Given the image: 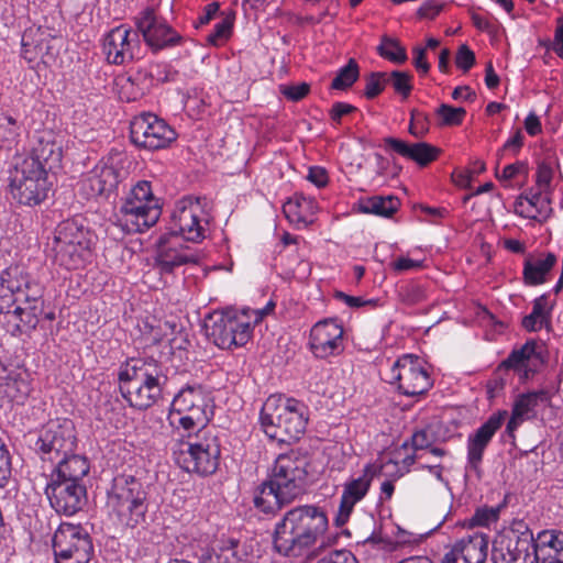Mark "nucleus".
Instances as JSON below:
<instances>
[{
    "label": "nucleus",
    "instance_id": "nucleus-8",
    "mask_svg": "<svg viewBox=\"0 0 563 563\" xmlns=\"http://www.w3.org/2000/svg\"><path fill=\"white\" fill-rule=\"evenodd\" d=\"M161 216L151 183L139 181L120 209L119 223L128 233L143 232L153 227Z\"/></svg>",
    "mask_w": 563,
    "mask_h": 563
},
{
    "label": "nucleus",
    "instance_id": "nucleus-47",
    "mask_svg": "<svg viewBox=\"0 0 563 563\" xmlns=\"http://www.w3.org/2000/svg\"><path fill=\"white\" fill-rule=\"evenodd\" d=\"M409 132L416 137L424 136L429 132V117L419 110H412Z\"/></svg>",
    "mask_w": 563,
    "mask_h": 563
},
{
    "label": "nucleus",
    "instance_id": "nucleus-14",
    "mask_svg": "<svg viewBox=\"0 0 563 563\" xmlns=\"http://www.w3.org/2000/svg\"><path fill=\"white\" fill-rule=\"evenodd\" d=\"M386 379L389 383H397L398 389L411 397L422 395L431 387L427 371L412 355H405L396 361Z\"/></svg>",
    "mask_w": 563,
    "mask_h": 563
},
{
    "label": "nucleus",
    "instance_id": "nucleus-2",
    "mask_svg": "<svg viewBox=\"0 0 563 563\" xmlns=\"http://www.w3.org/2000/svg\"><path fill=\"white\" fill-rule=\"evenodd\" d=\"M328 529L325 512L316 506H299L288 510L276 523L273 545L284 556H300L313 547Z\"/></svg>",
    "mask_w": 563,
    "mask_h": 563
},
{
    "label": "nucleus",
    "instance_id": "nucleus-36",
    "mask_svg": "<svg viewBox=\"0 0 563 563\" xmlns=\"http://www.w3.org/2000/svg\"><path fill=\"white\" fill-rule=\"evenodd\" d=\"M556 263V256L548 253L545 257L529 255L523 264V282L526 285L536 286L545 283L548 273Z\"/></svg>",
    "mask_w": 563,
    "mask_h": 563
},
{
    "label": "nucleus",
    "instance_id": "nucleus-46",
    "mask_svg": "<svg viewBox=\"0 0 563 563\" xmlns=\"http://www.w3.org/2000/svg\"><path fill=\"white\" fill-rule=\"evenodd\" d=\"M386 85V73H371L365 77V90L364 95L367 99H374L385 88Z\"/></svg>",
    "mask_w": 563,
    "mask_h": 563
},
{
    "label": "nucleus",
    "instance_id": "nucleus-41",
    "mask_svg": "<svg viewBox=\"0 0 563 563\" xmlns=\"http://www.w3.org/2000/svg\"><path fill=\"white\" fill-rule=\"evenodd\" d=\"M499 537L510 540L521 548H529L531 550L536 543V537H533L532 531L523 520L514 521L510 529L499 534Z\"/></svg>",
    "mask_w": 563,
    "mask_h": 563
},
{
    "label": "nucleus",
    "instance_id": "nucleus-22",
    "mask_svg": "<svg viewBox=\"0 0 563 563\" xmlns=\"http://www.w3.org/2000/svg\"><path fill=\"white\" fill-rule=\"evenodd\" d=\"M8 180L9 195L19 205L34 207L47 198L49 183L46 178Z\"/></svg>",
    "mask_w": 563,
    "mask_h": 563
},
{
    "label": "nucleus",
    "instance_id": "nucleus-54",
    "mask_svg": "<svg viewBox=\"0 0 563 563\" xmlns=\"http://www.w3.org/2000/svg\"><path fill=\"white\" fill-rule=\"evenodd\" d=\"M317 563H358L347 550H336L320 559Z\"/></svg>",
    "mask_w": 563,
    "mask_h": 563
},
{
    "label": "nucleus",
    "instance_id": "nucleus-27",
    "mask_svg": "<svg viewBox=\"0 0 563 563\" xmlns=\"http://www.w3.org/2000/svg\"><path fill=\"white\" fill-rule=\"evenodd\" d=\"M148 495L143 483L132 475H120L113 479L111 490L108 494V508L123 505L133 499Z\"/></svg>",
    "mask_w": 563,
    "mask_h": 563
},
{
    "label": "nucleus",
    "instance_id": "nucleus-23",
    "mask_svg": "<svg viewBox=\"0 0 563 563\" xmlns=\"http://www.w3.org/2000/svg\"><path fill=\"white\" fill-rule=\"evenodd\" d=\"M549 401V394L545 390L531 391L519 395L512 407L511 417L506 427V433L515 439V431L526 420L536 416V408L540 404Z\"/></svg>",
    "mask_w": 563,
    "mask_h": 563
},
{
    "label": "nucleus",
    "instance_id": "nucleus-11",
    "mask_svg": "<svg viewBox=\"0 0 563 563\" xmlns=\"http://www.w3.org/2000/svg\"><path fill=\"white\" fill-rule=\"evenodd\" d=\"M203 328L208 339L221 349L242 346L250 338V322L229 312L210 313Z\"/></svg>",
    "mask_w": 563,
    "mask_h": 563
},
{
    "label": "nucleus",
    "instance_id": "nucleus-60",
    "mask_svg": "<svg viewBox=\"0 0 563 563\" xmlns=\"http://www.w3.org/2000/svg\"><path fill=\"white\" fill-rule=\"evenodd\" d=\"M553 177V170L552 168L545 164L541 163L537 170V184L539 187H550L551 180Z\"/></svg>",
    "mask_w": 563,
    "mask_h": 563
},
{
    "label": "nucleus",
    "instance_id": "nucleus-3",
    "mask_svg": "<svg viewBox=\"0 0 563 563\" xmlns=\"http://www.w3.org/2000/svg\"><path fill=\"white\" fill-rule=\"evenodd\" d=\"M307 462L297 454L279 455L271 478L264 482L254 498L255 506L271 514L290 503L303 492Z\"/></svg>",
    "mask_w": 563,
    "mask_h": 563
},
{
    "label": "nucleus",
    "instance_id": "nucleus-35",
    "mask_svg": "<svg viewBox=\"0 0 563 563\" xmlns=\"http://www.w3.org/2000/svg\"><path fill=\"white\" fill-rule=\"evenodd\" d=\"M317 211L314 199L307 198L302 195H295L288 199L283 206L285 217L297 225L308 227L312 223L311 217Z\"/></svg>",
    "mask_w": 563,
    "mask_h": 563
},
{
    "label": "nucleus",
    "instance_id": "nucleus-39",
    "mask_svg": "<svg viewBox=\"0 0 563 563\" xmlns=\"http://www.w3.org/2000/svg\"><path fill=\"white\" fill-rule=\"evenodd\" d=\"M31 306L30 303L14 305L8 311H0V314H3V321L8 324L9 331L13 335L30 332L36 328L42 314H36L35 322L30 325L24 318V311Z\"/></svg>",
    "mask_w": 563,
    "mask_h": 563
},
{
    "label": "nucleus",
    "instance_id": "nucleus-52",
    "mask_svg": "<svg viewBox=\"0 0 563 563\" xmlns=\"http://www.w3.org/2000/svg\"><path fill=\"white\" fill-rule=\"evenodd\" d=\"M455 64L464 73L468 71L475 64V54L466 44L459 47L455 56Z\"/></svg>",
    "mask_w": 563,
    "mask_h": 563
},
{
    "label": "nucleus",
    "instance_id": "nucleus-62",
    "mask_svg": "<svg viewBox=\"0 0 563 563\" xmlns=\"http://www.w3.org/2000/svg\"><path fill=\"white\" fill-rule=\"evenodd\" d=\"M553 51L563 59V20L559 19L555 30L554 41L552 43Z\"/></svg>",
    "mask_w": 563,
    "mask_h": 563
},
{
    "label": "nucleus",
    "instance_id": "nucleus-21",
    "mask_svg": "<svg viewBox=\"0 0 563 563\" xmlns=\"http://www.w3.org/2000/svg\"><path fill=\"white\" fill-rule=\"evenodd\" d=\"M373 478L374 470L367 465L360 477L344 484L339 514L335 518L336 526L341 527L349 520L354 506L366 496Z\"/></svg>",
    "mask_w": 563,
    "mask_h": 563
},
{
    "label": "nucleus",
    "instance_id": "nucleus-1",
    "mask_svg": "<svg viewBox=\"0 0 563 563\" xmlns=\"http://www.w3.org/2000/svg\"><path fill=\"white\" fill-rule=\"evenodd\" d=\"M202 205L199 198L179 200L170 217L169 231L157 242L156 264L161 273H173L178 266L199 261L198 253L184 242L199 243L205 239L201 224Z\"/></svg>",
    "mask_w": 563,
    "mask_h": 563
},
{
    "label": "nucleus",
    "instance_id": "nucleus-7",
    "mask_svg": "<svg viewBox=\"0 0 563 563\" xmlns=\"http://www.w3.org/2000/svg\"><path fill=\"white\" fill-rule=\"evenodd\" d=\"M92 243L89 230L74 220L64 221L56 228L52 242L54 261L67 269H77L90 256Z\"/></svg>",
    "mask_w": 563,
    "mask_h": 563
},
{
    "label": "nucleus",
    "instance_id": "nucleus-9",
    "mask_svg": "<svg viewBox=\"0 0 563 563\" xmlns=\"http://www.w3.org/2000/svg\"><path fill=\"white\" fill-rule=\"evenodd\" d=\"M210 402L211 398L205 387L199 384L186 385L174 396L169 420L189 433L205 429L210 419Z\"/></svg>",
    "mask_w": 563,
    "mask_h": 563
},
{
    "label": "nucleus",
    "instance_id": "nucleus-40",
    "mask_svg": "<svg viewBox=\"0 0 563 563\" xmlns=\"http://www.w3.org/2000/svg\"><path fill=\"white\" fill-rule=\"evenodd\" d=\"M37 179L46 178L47 172L40 163H35L25 155L16 156L12 168L9 170V179Z\"/></svg>",
    "mask_w": 563,
    "mask_h": 563
},
{
    "label": "nucleus",
    "instance_id": "nucleus-26",
    "mask_svg": "<svg viewBox=\"0 0 563 563\" xmlns=\"http://www.w3.org/2000/svg\"><path fill=\"white\" fill-rule=\"evenodd\" d=\"M488 553V539L476 533L457 541L446 554L457 563H485Z\"/></svg>",
    "mask_w": 563,
    "mask_h": 563
},
{
    "label": "nucleus",
    "instance_id": "nucleus-43",
    "mask_svg": "<svg viewBox=\"0 0 563 563\" xmlns=\"http://www.w3.org/2000/svg\"><path fill=\"white\" fill-rule=\"evenodd\" d=\"M378 54L396 64H404L407 60L406 48L395 38L383 36L382 44L377 47Z\"/></svg>",
    "mask_w": 563,
    "mask_h": 563
},
{
    "label": "nucleus",
    "instance_id": "nucleus-44",
    "mask_svg": "<svg viewBox=\"0 0 563 563\" xmlns=\"http://www.w3.org/2000/svg\"><path fill=\"white\" fill-rule=\"evenodd\" d=\"M412 75L407 71L394 70L386 73V84H390L395 92L404 99L408 98L412 90Z\"/></svg>",
    "mask_w": 563,
    "mask_h": 563
},
{
    "label": "nucleus",
    "instance_id": "nucleus-59",
    "mask_svg": "<svg viewBox=\"0 0 563 563\" xmlns=\"http://www.w3.org/2000/svg\"><path fill=\"white\" fill-rule=\"evenodd\" d=\"M307 179L318 187H324L328 184V174L324 168L313 166L309 168Z\"/></svg>",
    "mask_w": 563,
    "mask_h": 563
},
{
    "label": "nucleus",
    "instance_id": "nucleus-37",
    "mask_svg": "<svg viewBox=\"0 0 563 563\" xmlns=\"http://www.w3.org/2000/svg\"><path fill=\"white\" fill-rule=\"evenodd\" d=\"M536 347L537 343L534 341H528L520 349L514 350L508 357L499 364L498 372L514 369L522 378H528L531 373L529 362L533 356H537Z\"/></svg>",
    "mask_w": 563,
    "mask_h": 563
},
{
    "label": "nucleus",
    "instance_id": "nucleus-56",
    "mask_svg": "<svg viewBox=\"0 0 563 563\" xmlns=\"http://www.w3.org/2000/svg\"><path fill=\"white\" fill-rule=\"evenodd\" d=\"M443 4L437 0H427L418 10V15L420 18L433 19L435 18L442 10Z\"/></svg>",
    "mask_w": 563,
    "mask_h": 563
},
{
    "label": "nucleus",
    "instance_id": "nucleus-6",
    "mask_svg": "<svg viewBox=\"0 0 563 563\" xmlns=\"http://www.w3.org/2000/svg\"><path fill=\"white\" fill-rule=\"evenodd\" d=\"M43 286L18 267L10 268L0 279V311H8L14 305H32L24 311L26 323L33 324L36 314L44 312Z\"/></svg>",
    "mask_w": 563,
    "mask_h": 563
},
{
    "label": "nucleus",
    "instance_id": "nucleus-4",
    "mask_svg": "<svg viewBox=\"0 0 563 563\" xmlns=\"http://www.w3.org/2000/svg\"><path fill=\"white\" fill-rule=\"evenodd\" d=\"M120 391L131 407L147 409L161 397L167 377L162 365L153 358L129 362L119 373Z\"/></svg>",
    "mask_w": 563,
    "mask_h": 563
},
{
    "label": "nucleus",
    "instance_id": "nucleus-33",
    "mask_svg": "<svg viewBox=\"0 0 563 563\" xmlns=\"http://www.w3.org/2000/svg\"><path fill=\"white\" fill-rule=\"evenodd\" d=\"M109 509L122 526L134 529L144 525L146 521V514L148 510V495H142V497L137 499L135 498L124 503L123 505H119Z\"/></svg>",
    "mask_w": 563,
    "mask_h": 563
},
{
    "label": "nucleus",
    "instance_id": "nucleus-50",
    "mask_svg": "<svg viewBox=\"0 0 563 563\" xmlns=\"http://www.w3.org/2000/svg\"><path fill=\"white\" fill-rule=\"evenodd\" d=\"M232 29V21L229 18H222L216 25L213 32H211L207 41L212 45H218L221 40L227 38L230 35Z\"/></svg>",
    "mask_w": 563,
    "mask_h": 563
},
{
    "label": "nucleus",
    "instance_id": "nucleus-19",
    "mask_svg": "<svg viewBox=\"0 0 563 563\" xmlns=\"http://www.w3.org/2000/svg\"><path fill=\"white\" fill-rule=\"evenodd\" d=\"M507 411H499L492 415L488 420L483 423L467 439V465L471 471L481 474V464L484 452L492 441L496 431L503 426Z\"/></svg>",
    "mask_w": 563,
    "mask_h": 563
},
{
    "label": "nucleus",
    "instance_id": "nucleus-17",
    "mask_svg": "<svg viewBox=\"0 0 563 563\" xmlns=\"http://www.w3.org/2000/svg\"><path fill=\"white\" fill-rule=\"evenodd\" d=\"M45 494L54 510L65 516L77 514L87 504V489L84 483L51 479Z\"/></svg>",
    "mask_w": 563,
    "mask_h": 563
},
{
    "label": "nucleus",
    "instance_id": "nucleus-48",
    "mask_svg": "<svg viewBox=\"0 0 563 563\" xmlns=\"http://www.w3.org/2000/svg\"><path fill=\"white\" fill-rule=\"evenodd\" d=\"M400 300L409 306L417 305L424 299V291L421 286L410 284L399 289Z\"/></svg>",
    "mask_w": 563,
    "mask_h": 563
},
{
    "label": "nucleus",
    "instance_id": "nucleus-55",
    "mask_svg": "<svg viewBox=\"0 0 563 563\" xmlns=\"http://www.w3.org/2000/svg\"><path fill=\"white\" fill-rule=\"evenodd\" d=\"M433 437L427 430H418L411 435V446L415 451L426 450L431 446Z\"/></svg>",
    "mask_w": 563,
    "mask_h": 563
},
{
    "label": "nucleus",
    "instance_id": "nucleus-29",
    "mask_svg": "<svg viewBox=\"0 0 563 563\" xmlns=\"http://www.w3.org/2000/svg\"><path fill=\"white\" fill-rule=\"evenodd\" d=\"M31 393L29 374L24 371L0 372V395L16 404H23Z\"/></svg>",
    "mask_w": 563,
    "mask_h": 563
},
{
    "label": "nucleus",
    "instance_id": "nucleus-57",
    "mask_svg": "<svg viewBox=\"0 0 563 563\" xmlns=\"http://www.w3.org/2000/svg\"><path fill=\"white\" fill-rule=\"evenodd\" d=\"M412 64L416 67V69L421 74H428V71L430 70V64L427 62L426 58V48L418 46L413 48Z\"/></svg>",
    "mask_w": 563,
    "mask_h": 563
},
{
    "label": "nucleus",
    "instance_id": "nucleus-24",
    "mask_svg": "<svg viewBox=\"0 0 563 563\" xmlns=\"http://www.w3.org/2000/svg\"><path fill=\"white\" fill-rule=\"evenodd\" d=\"M533 563H563V532L544 530L536 537Z\"/></svg>",
    "mask_w": 563,
    "mask_h": 563
},
{
    "label": "nucleus",
    "instance_id": "nucleus-61",
    "mask_svg": "<svg viewBox=\"0 0 563 563\" xmlns=\"http://www.w3.org/2000/svg\"><path fill=\"white\" fill-rule=\"evenodd\" d=\"M499 373L500 372L497 371L495 377L487 383V393L489 397H495L505 387L506 380Z\"/></svg>",
    "mask_w": 563,
    "mask_h": 563
},
{
    "label": "nucleus",
    "instance_id": "nucleus-30",
    "mask_svg": "<svg viewBox=\"0 0 563 563\" xmlns=\"http://www.w3.org/2000/svg\"><path fill=\"white\" fill-rule=\"evenodd\" d=\"M51 41L52 36L46 29L38 26L25 30L22 35L23 57L29 62H32L37 57L42 59L46 56L51 57Z\"/></svg>",
    "mask_w": 563,
    "mask_h": 563
},
{
    "label": "nucleus",
    "instance_id": "nucleus-20",
    "mask_svg": "<svg viewBox=\"0 0 563 563\" xmlns=\"http://www.w3.org/2000/svg\"><path fill=\"white\" fill-rule=\"evenodd\" d=\"M310 349L320 358L336 355L343 351V329L335 320L316 323L310 331Z\"/></svg>",
    "mask_w": 563,
    "mask_h": 563
},
{
    "label": "nucleus",
    "instance_id": "nucleus-49",
    "mask_svg": "<svg viewBox=\"0 0 563 563\" xmlns=\"http://www.w3.org/2000/svg\"><path fill=\"white\" fill-rule=\"evenodd\" d=\"M11 472V456L4 442L0 439V488L9 482Z\"/></svg>",
    "mask_w": 563,
    "mask_h": 563
},
{
    "label": "nucleus",
    "instance_id": "nucleus-15",
    "mask_svg": "<svg viewBox=\"0 0 563 563\" xmlns=\"http://www.w3.org/2000/svg\"><path fill=\"white\" fill-rule=\"evenodd\" d=\"M121 162L120 154L102 159L82 180V191L88 197H108L112 194L124 177V172L119 166Z\"/></svg>",
    "mask_w": 563,
    "mask_h": 563
},
{
    "label": "nucleus",
    "instance_id": "nucleus-5",
    "mask_svg": "<svg viewBox=\"0 0 563 563\" xmlns=\"http://www.w3.org/2000/svg\"><path fill=\"white\" fill-rule=\"evenodd\" d=\"M295 399L269 397L261 411V423L267 437L280 443H290L305 432L307 419Z\"/></svg>",
    "mask_w": 563,
    "mask_h": 563
},
{
    "label": "nucleus",
    "instance_id": "nucleus-45",
    "mask_svg": "<svg viewBox=\"0 0 563 563\" xmlns=\"http://www.w3.org/2000/svg\"><path fill=\"white\" fill-rule=\"evenodd\" d=\"M440 118L441 125H460L466 114L464 108H455L445 103H442L435 111Z\"/></svg>",
    "mask_w": 563,
    "mask_h": 563
},
{
    "label": "nucleus",
    "instance_id": "nucleus-51",
    "mask_svg": "<svg viewBox=\"0 0 563 563\" xmlns=\"http://www.w3.org/2000/svg\"><path fill=\"white\" fill-rule=\"evenodd\" d=\"M500 507H483L478 508L473 516V522L477 526H488L497 521L499 517Z\"/></svg>",
    "mask_w": 563,
    "mask_h": 563
},
{
    "label": "nucleus",
    "instance_id": "nucleus-16",
    "mask_svg": "<svg viewBox=\"0 0 563 563\" xmlns=\"http://www.w3.org/2000/svg\"><path fill=\"white\" fill-rule=\"evenodd\" d=\"M103 53L107 60L115 65L141 58L142 46L139 32L126 25L112 29L103 40Z\"/></svg>",
    "mask_w": 563,
    "mask_h": 563
},
{
    "label": "nucleus",
    "instance_id": "nucleus-18",
    "mask_svg": "<svg viewBox=\"0 0 563 563\" xmlns=\"http://www.w3.org/2000/svg\"><path fill=\"white\" fill-rule=\"evenodd\" d=\"M135 25L139 35H143L145 43L154 52L174 46L181 41V36L164 19L158 18L153 9L142 11L135 18Z\"/></svg>",
    "mask_w": 563,
    "mask_h": 563
},
{
    "label": "nucleus",
    "instance_id": "nucleus-38",
    "mask_svg": "<svg viewBox=\"0 0 563 563\" xmlns=\"http://www.w3.org/2000/svg\"><path fill=\"white\" fill-rule=\"evenodd\" d=\"M399 206L400 201L395 196H374L361 199L357 202V207L361 212L385 218H390L398 210Z\"/></svg>",
    "mask_w": 563,
    "mask_h": 563
},
{
    "label": "nucleus",
    "instance_id": "nucleus-64",
    "mask_svg": "<svg viewBox=\"0 0 563 563\" xmlns=\"http://www.w3.org/2000/svg\"><path fill=\"white\" fill-rule=\"evenodd\" d=\"M525 129L530 135H537L541 132V122L534 113H530L525 120Z\"/></svg>",
    "mask_w": 563,
    "mask_h": 563
},
{
    "label": "nucleus",
    "instance_id": "nucleus-25",
    "mask_svg": "<svg viewBox=\"0 0 563 563\" xmlns=\"http://www.w3.org/2000/svg\"><path fill=\"white\" fill-rule=\"evenodd\" d=\"M386 148L393 150L399 155L416 162L420 166H427L435 161L441 150L426 142L408 144L395 137H385Z\"/></svg>",
    "mask_w": 563,
    "mask_h": 563
},
{
    "label": "nucleus",
    "instance_id": "nucleus-34",
    "mask_svg": "<svg viewBox=\"0 0 563 563\" xmlns=\"http://www.w3.org/2000/svg\"><path fill=\"white\" fill-rule=\"evenodd\" d=\"M493 563H533L532 550L521 548L519 544L497 537L492 549Z\"/></svg>",
    "mask_w": 563,
    "mask_h": 563
},
{
    "label": "nucleus",
    "instance_id": "nucleus-28",
    "mask_svg": "<svg viewBox=\"0 0 563 563\" xmlns=\"http://www.w3.org/2000/svg\"><path fill=\"white\" fill-rule=\"evenodd\" d=\"M181 554L185 559L173 560L169 563H234V554L230 550L214 553L197 540L185 544Z\"/></svg>",
    "mask_w": 563,
    "mask_h": 563
},
{
    "label": "nucleus",
    "instance_id": "nucleus-58",
    "mask_svg": "<svg viewBox=\"0 0 563 563\" xmlns=\"http://www.w3.org/2000/svg\"><path fill=\"white\" fill-rule=\"evenodd\" d=\"M356 111V108L345 102H335L330 111L332 121L340 123L343 115Z\"/></svg>",
    "mask_w": 563,
    "mask_h": 563
},
{
    "label": "nucleus",
    "instance_id": "nucleus-13",
    "mask_svg": "<svg viewBox=\"0 0 563 563\" xmlns=\"http://www.w3.org/2000/svg\"><path fill=\"white\" fill-rule=\"evenodd\" d=\"M130 136L136 146L155 151L167 147L176 140L177 134L163 119L145 113L131 122Z\"/></svg>",
    "mask_w": 563,
    "mask_h": 563
},
{
    "label": "nucleus",
    "instance_id": "nucleus-53",
    "mask_svg": "<svg viewBox=\"0 0 563 563\" xmlns=\"http://www.w3.org/2000/svg\"><path fill=\"white\" fill-rule=\"evenodd\" d=\"M310 90V86L306 82L291 86H280V92L291 101H299L305 98Z\"/></svg>",
    "mask_w": 563,
    "mask_h": 563
},
{
    "label": "nucleus",
    "instance_id": "nucleus-10",
    "mask_svg": "<svg viewBox=\"0 0 563 563\" xmlns=\"http://www.w3.org/2000/svg\"><path fill=\"white\" fill-rule=\"evenodd\" d=\"M75 424L69 419L48 421L40 431L34 450L43 460L54 461L76 449Z\"/></svg>",
    "mask_w": 563,
    "mask_h": 563
},
{
    "label": "nucleus",
    "instance_id": "nucleus-32",
    "mask_svg": "<svg viewBox=\"0 0 563 563\" xmlns=\"http://www.w3.org/2000/svg\"><path fill=\"white\" fill-rule=\"evenodd\" d=\"M89 472V463L86 457L70 453L63 455L51 475L53 481L82 483Z\"/></svg>",
    "mask_w": 563,
    "mask_h": 563
},
{
    "label": "nucleus",
    "instance_id": "nucleus-12",
    "mask_svg": "<svg viewBox=\"0 0 563 563\" xmlns=\"http://www.w3.org/2000/svg\"><path fill=\"white\" fill-rule=\"evenodd\" d=\"M183 455L184 467L188 472L210 475L217 471L219 465L220 444L217 437L205 429H200L194 441L187 443V451H184Z\"/></svg>",
    "mask_w": 563,
    "mask_h": 563
},
{
    "label": "nucleus",
    "instance_id": "nucleus-63",
    "mask_svg": "<svg viewBox=\"0 0 563 563\" xmlns=\"http://www.w3.org/2000/svg\"><path fill=\"white\" fill-rule=\"evenodd\" d=\"M421 267V263L411 258L400 257L393 263V268L397 272L409 271Z\"/></svg>",
    "mask_w": 563,
    "mask_h": 563
},
{
    "label": "nucleus",
    "instance_id": "nucleus-42",
    "mask_svg": "<svg viewBox=\"0 0 563 563\" xmlns=\"http://www.w3.org/2000/svg\"><path fill=\"white\" fill-rule=\"evenodd\" d=\"M360 76V68L355 59L351 58L347 64L342 67L333 78L331 88L336 90H346Z\"/></svg>",
    "mask_w": 563,
    "mask_h": 563
},
{
    "label": "nucleus",
    "instance_id": "nucleus-31",
    "mask_svg": "<svg viewBox=\"0 0 563 563\" xmlns=\"http://www.w3.org/2000/svg\"><path fill=\"white\" fill-rule=\"evenodd\" d=\"M26 156L35 163H40L48 173L59 165L62 147L53 140L52 135H38Z\"/></svg>",
    "mask_w": 563,
    "mask_h": 563
}]
</instances>
